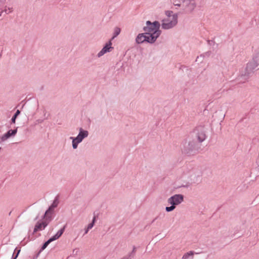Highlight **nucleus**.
I'll list each match as a JSON object with an SVG mask.
<instances>
[{"mask_svg": "<svg viewBox=\"0 0 259 259\" xmlns=\"http://www.w3.org/2000/svg\"><path fill=\"white\" fill-rule=\"evenodd\" d=\"M160 23L158 21H155L151 23L148 21L146 22V26L144 27V31L148 36L151 37L150 40L155 41L156 38L160 34L159 30Z\"/></svg>", "mask_w": 259, "mask_h": 259, "instance_id": "nucleus-1", "label": "nucleus"}, {"mask_svg": "<svg viewBox=\"0 0 259 259\" xmlns=\"http://www.w3.org/2000/svg\"><path fill=\"white\" fill-rule=\"evenodd\" d=\"M165 15L166 17L162 20V28L165 29L171 28L178 23V15L170 11H166Z\"/></svg>", "mask_w": 259, "mask_h": 259, "instance_id": "nucleus-2", "label": "nucleus"}, {"mask_svg": "<svg viewBox=\"0 0 259 259\" xmlns=\"http://www.w3.org/2000/svg\"><path fill=\"white\" fill-rule=\"evenodd\" d=\"M259 67V55H254L246 65V69L251 71Z\"/></svg>", "mask_w": 259, "mask_h": 259, "instance_id": "nucleus-3", "label": "nucleus"}, {"mask_svg": "<svg viewBox=\"0 0 259 259\" xmlns=\"http://www.w3.org/2000/svg\"><path fill=\"white\" fill-rule=\"evenodd\" d=\"M194 132L199 142H202L205 140L206 138V134L205 133L204 128L203 126H199L196 127L194 130Z\"/></svg>", "mask_w": 259, "mask_h": 259, "instance_id": "nucleus-4", "label": "nucleus"}, {"mask_svg": "<svg viewBox=\"0 0 259 259\" xmlns=\"http://www.w3.org/2000/svg\"><path fill=\"white\" fill-rule=\"evenodd\" d=\"M184 200V196L181 194H176L168 199V203L174 205H178Z\"/></svg>", "mask_w": 259, "mask_h": 259, "instance_id": "nucleus-5", "label": "nucleus"}, {"mask_svg": "<svg viewBox=\"0 0 259 259\" xmlns=\"http://www.w3.org/2000/svg\"><path fill=\"white\" fill-rule=\"evenodd\" d=\"M65 230V227H64L62 229L59 230L55 235L51 237L49 239L47 242H46L42 247V249H45L47 246L52 241L57 240L58 239L63 233Z\"/></svg>", "mask_w": 259, "mask_h": 259, "instance_id": "nucleus-6", "label": "nucleus"}, {"mask_svg": "<svg viewBox=\"0 0 259 259\" xmlns=\"http://www.w3.org/2000/svg\"><path fill=\"white\" fill-rule=\"evenodd\" d=\"M182 7L185 13L191 12L194 10L195 6L189 1H184Z\"/></svg>", "mask_w": 259, "mask_h": 259, "instance_id": "nucleus-7", "label": "nucleus"}, {"mask_svg": "<svg viewBox=\"0 0 259 259\" xmlns=\"http://www.w3.org/2000/svg\"><path fill=\"white\" fill-rule=\"evenodd\" d=\"M150 38L146 33L139 34L136 38V42L141 44L145 41L152 43L154 41H151Z\"/></svg>", "mask_w": 259, "mask_h": 259, "instance_id": "nucleus-8", "label": "nucleus"}, {"mask_svg": "<svg viewBox=\"0 0 259 259\" xmlns=\"http://www.w3.org/2000/svg\"><path fill=\"white\" fill-rule=\"evenodd\" d=\"M112 42L111 40H110L106 45L102 49V50L98 53V57H101L103 56L104 54L107 52H109L110 51V50L112 49L111 47Z\"/></svg>", "mask_w": 259, "mask_h": 259, "instance_id": "nucleus-9", "label": "nucleus"}, {"mask_svg": "<svg viewBox=\"0 0 259 259\" xmlns=\"http://www.w3.org/2000/svg\"><path fill=\"white\" fill-rule=\"evenodd\" d=\"M17 132V128L14 130H9L7 133L4 134L2 137L1 140L4 141L9 138L11 136H15Z\"/></svg>", "mask_w": 259, "mask_h": 259, "instance_id": "nucleus-10", "label": "nucleus"}, {"mask_svg": "<svg viewBox=\"0 0 259 259\" xmlns=\"http://www.w3.org/2000/svg\"><path fill=\"white\" fill-rule=\"evenodd\" d=\"M88 136V132L87 131H83L80 130V132L75 140H77V142H81L82 140Z\"/></svg>", "mask_w": 259, "mask_h": 259, "instance_id": "nucleus-11", "label": "nucleus"}, {"mask_svg": "<svg viewBox=\"0 0 259 259\" xmlns=\"http://www.w3.org/2000/svg\"><path fill=\"white\" fill-rule=\"evenodd\" d=\"M47 226V224L46 222H42L41 223H37L34 229V232H36L38 230H41L42 229H44Z\"/></svg>", "mask_w": 259, "mask_h": 259, "instance_id": "nucleus-12", "label": "nucleus"}, {"mask_svg": "<svg viewBox=\"0 0 259 259\" xmlns=\"http://www.w3.org/2000/svg\"><path fill=\"white\" fill-rule=\"evenodd\" d=\"M59 203V202L57 200V199H56L54 200V202H53L52 204L50 206L48 210H47L45 213V216H47L49 213L53 211L54 208L56 207Z\"/></svg>", "mask_w": 259, "mask_h": 259, "instance_id": "nucleus-13", "label": "nucleus"}, {"mask_svg": "<svg viewBox=\"0 0 259 259\" xmlns=\"http://www.w3.org/2000/svg\"><path fill=\"white\" fill-rule=\"evenodd\" d=\"M121 29L119 27H116L114 29L113 36L111 38V40L113 39L115 37H116L120 32Z\"/></svg>", "mask_w": 259, "mask_h": 259, "instance_id": "nucleus-14", "label": "nucleus"}, {"mask_svg": "<svg viewBox=\"0 0 259 259\" xmlns=\"http://www.w3.org/2000/svg\"><path fill=\"white\" fill-rule=\"evenodd\" d=\"M194 253V252L192 251H190L188 252H187L184 254V255L182 257V259H188L190 257L193 258Z\"/></svg>", "mask_w": 259, "mask_h": 259, "instance_id": "nucleus-15", "label": "nucleus"}, {"mask_svg": "<svg viewBox=\"0 0 259 259\" xmlns=\"http://www.w3.org/2000/svg\"><path fill=\"white\" fill-rule=\"evenodd\" d=\"M20 112L19 110H18L15 113V115L13 116V117L12 118V122L13 123H15L16 119L17 117V116L20 114Z\"/></svg>", "mask_w": 259, "mask_h": 259, "instance_id": "nucleus-16", "label": "nucleus"}, {"mask_svg": "<svg viewBox=\"0 0 259 259\" xmlns=\"http://www.w3.org/2000/svg\"><path fill=\"white\" fill-rule=\"evenodd\" d=\"M80 142H77V140H75V139H73L72 141V146L74 149H76L77 147V145Z\"/></svg>", "mask_w": 259, "mask_h": 259, "instance_id": "nucleus-17", "label": "nucleus"}, {"mask_svg": "<svg viewBox=\"0 0 259 259\" xmlns=\"http://www.w3.org/2000/svg\"><path fill=\"white\" fill-rule=\"evenodd\" d=\"M95 221H96V217H94L92 222L91 223H90V224H89V225L88 226L87 228H88V229H91L93 227Z\"/></svg>", "mask_w": 259, "mask_h": 259, "instance_id": "nucleus-18", "label": "nucleus"}, {"mask_svg": "<svg viewBox=\"0 0 259 259\" xmlns=\"http://www.w3.org/2000/svg\"><path fill=\"white\" fill-rule=\"evenodd\" d=\"M175 207H176V206H175L173 205H171V206H170L169 207H166L165 210L166 211L169 212V211L173 210L175 208Z\"/></svg>", "mask_w": 259, "mask_h": 259, "instance_id": "nucleus-19", "label": "nucleus"}, {"mask_svg": "<svg viewBox=\"0 0 259 259\" xmlns=\"http://www.w3.org/2000/svg\"><path fill=\"white\" fill-rule=\"evenodd\" d=\"M4 11L6 13L9 14L11 13L13 11V10L12 8H6Z\"/></svg>", "mask_w": 259, "mask_h": 259, "instance_id": "nucleus-20", "label": "nucleus"}, {"mask_svg": "<svg viewBox=\"0 0 259 259\" xmlns=\"http://www.w3.org/2000/svg\"><path fill=\"white\" fill-rule=\"evenodd\" d=\"M172 3H173L174 5L176 6L182 7V4H181L180 3H178L176 1H173Z\"/></svg>", "mask_w": 259, "mask_h": 259, "instance_id": "nucleus-21", "label": "nucleus"}, {"mask_svg": "<svg viewBox=\"0 0 259 259\" xmlns=\"http://www.w3.org/2000/svg\"><path fill=\"white\" fill-rule=\"evenodd\" d=\"M20 250H18L17 251L16 255L15 256H14V257L13 256V259H16V258L17 257V256H18V254H19V253L20 252Z\"/></svg>", "mask_w": 259, "mask_h": 259, "instance_id": "nucleus-22", "label": "nucleus"}, {"mask_svg": "<svg viewBox=\"0 0 259 259\" xmlns=\"http://www.w3.org/2000/svg\"><path fill=\"white\" fill-rule=\"evenodd\" d=\"M89 230H90V229H88V228H87V229L85 230V234H87Z\"/></svg>", "mask_w": 259, "mask_h": 259, "instance_id": "nucleus-23", "label": "nucleus"}, {"mask_svg": "<svg viewBox=\"0 0 259 259\" xmlns=\"http://www.w3.org/2000/svg\"><path fill=\"white\" fill-rule=\"evenodd\" d=\"M1 149V148H0V149Z\"/></svg>", "mask_w": 259, "mask_h": 259, "instance_id": "nucleus-24", "label": "nucleus"}]
</instances>
